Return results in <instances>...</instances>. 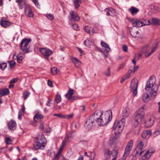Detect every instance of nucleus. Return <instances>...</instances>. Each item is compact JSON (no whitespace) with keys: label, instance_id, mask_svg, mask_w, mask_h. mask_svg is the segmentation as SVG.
<instances>
[{"label":"nucleus","instance_id":"obj_8","mask_svg":"<svg viewBox=\"0 0 160 160\" xmlns=\"http://www.w3.org/2000/svg\"><path fill=\"white\" fill-rule=\"evenodd\" d=\"M39 51L44 58L47 60H48L49 57L53 53L52 50L47 48H40Z\"/></svg>","mask_w":160,"mask_h":160},{"label":"nucleus","instance_id":"obj_44","mask_svg":"<svg viewBox=\"0 0 160 160\" xmlns=\"http://www.w3.org/2000/svg\"><path fill=\"white\" fill-rule=\"evenodd\" d=\"M12 141L9 138H5V142L6 144H10Z\"/></svg>","mask_w":160,"mask_h":160},{"label":"nucleus","instance_id":"obj_4","mask_svg":"<svg viewBox=\"0 0 160 160\" xmlns=\"http://www.w3.org/2000/svg\"><path fill=\"white\" fill-rule=\"evenodd\" d=\"M144 111L142 109L140 110V108L132 121V125L136 127L138 126L144 121Z\"/></svg>","mask_w":160,"mask_h":160},{"label":"nucleus","instance_id":"obj_1","mask_svg":"<svg viewBox=\"0 0 160 160\" xmlns=\"http://www.w3.org/2000/svg\"><path fill=\"white\" fill-rule=\"evenodd\" d=\"M112 118V113L111 110L106 111L103 113L101 111L97 110L87 120L85 125L90 129L96 122L98 125L103 126L110 122Z\"/></svg>","mask_w":160,"mask_h":160},{"label":"nucleus","instance_id":"obj_47","mask_svg":"<svg viewBox=\"0 0 160 160\" xmlns=\"http://www.w3.org/2000/svg\"><path fill=\"white\" fill-rule=\"evenodd\" d=\"M32 2L34 3L35 6L38 8L40 7V5L38 0H32Z\"/></svg>","mask_w":160,"mask_h":160},{"label":"nucleus","instance_id":"obj_41","mask_svg":"<svg viewBox=\"0 0 160 160\" xmlns=\"http://www.w3.org/2000/svg\"><path fill=\"white\" fill-rule=\"evenodd\" d=\"M7 67L6 63H0V69L2 70H4Z\"/></svg>","mask_w":160,"mask_h":160},{"label":"nucleus","instance_id":"obj_53","mask_svg":"<svg viewBox=\"0 0 160 160\" xmlns=\"http://www.w3.org/2000/svg\"><path fill=\"white\" fill-rule=\"evenodd\" d=\"M90 28H91L90 27L86 26L84 28V30L86 32L90 34Z\"/></svg>","mask_w":160,"mask_h":160},{"label":"nucleus","instance_id":"obj_43","mask_svg":"<svg viewBox=\"0 0 160 160\" xmlns=\"http://www.w3.org/2000/svg\"><path fill=\"white\" fill-rule=\"evenodd\" d=\"M61 100V97L60 95L57 94L56 95L55 100L56 102L58 103Z\"/></svg>","mask_w":160,"mask_h":160},{"label":"nucleus","instance_id":"obj_7","mask_svg":"<svg viewBox=\"0 0 160 160\" xmlns=\"http://www.w3.org/2000/svg\"><path fill=\"white\" fill-rule=\"evenodd\" d=\"M155 48H154L150 50V46L146 45L144 46L140 51L145 56L148 57L155 51Z\"/></svg>","mask_w":160,"mask_h":160},{"label":"nucleus","instance_id":"obj_42","mask_svg":"<svg viewBox=\"0 0 160 160\" xmlns=\"http://www.w3.org/2000/svg\"><path fill=\"white\" fill-rule=\"evenodd\" d=\"M58 72L57 68L56 67H54L51 69V72L52 75H54L56 74Z\"/></svg>","mask_w":160,"mask_h":160},{"label":"nucleus","instance_id":"obj_2","mask_svg":"<svg viewBox=\"0 0 160 160\" xmlns=\"http://www.w3.org/2000/svg\"><path fill=\"white\" fill-rule=\"evenodd\" d=\"M129 114V110L128 108H125L122 111V116L124 118H122L120 121L116 120L114 122L112 128V130H115L116 134L120 133L123 130L125 124L126 120L124 118L128 117Z\"/></svg>","mask_w":160,"mask_h":160},{"label":"nucleus","instance_id":"obj_48","mask_svg":"<svg viewBox=\"0 0 160 160\" xmlns=\"http://www.w3.org/2000/svg\"><path fill=\"white\" fill-rule=\"evenodd\" d=\"M46 16L50 20H52L54 19V16L52 14H47Z\"/></svg>","mask_w":160,"mask_h":160},{"label":"nucleus","instance_id":"obj_5","mask_svg":"<svg viewBox=\"0 0 160 160\" xmlns=\"http://www.w3.org/2000/svg\"><path fill=\"white\" fill-rule=\"evenodd\" d=\"M130 22L133 27H137L148 25L150 24L149 21L147 19L139 20L136 18H133L131 19Z\"/></svg>","mask_w":160,"mask_h":160},{"label":"nucleus","instance_id":"obj_12","mask_svg":"<svg viewBox=\"0 0 160 160\" xmlns=\"http://www.w3.org/2000/svg\"><path fill=\"white\" fill-rule=\"evenodd\" d=\"M24 12L26 15L29 17L32 18L34 14L32 12L31 8L28 5H26L24 8Z\"/></svg>","mask_w":160,"mask_h":160},{"label":"nucleus","instance_id":"obj_11","mask_svg":"<svg viewBox=\"0 0 160 160\" xmlns=\"http://www.w3.org/2000/svg\"><path fill=\"white\" fill-rule=\"evenodd\" d=\"M143 143L142 141H140L137 144V147L134 151L135 154L137 155L139 154L140 155H142V153L144 152L143 149Z\"/></svg>","mask_w":160,"mask_h":160},{"label":"nucleus","instance_id":"obj_62","mask_svg":"<svg viewBox=\"0 0 160 160\" xmlns=\"http://www.w3.org/2000/svg\"><path fill=\"white\" fill-rule=\"evenodd\" d=\"M21 110L22 111V113H24L25 110V108L24 106H22L21 108Z\"/></svg>","mask_w":160,"mask_h":160},{"label":"nucleus","instance_id":"obj_40","mask_svg":"<svg viewBox=\"0 0 160 160\" xmlns=\"http://www.w3.org/2000/svg\"><path fill=\"white\" fill-rule=\"evenodd\" d=\"M8 62L9 63V66L10 68H13L14 67L16 64L15 62L13 60H11V61H8Z\"/></svg>","mask_w":160,"mask_h":160},{"label":"nucleus","instance_id":"obj_46","mask_svg":"<svg viewBox=\"0 0 160 160\" xmlns=\"http://www.w3.org/2000/svg\"><path fill=\"white\" fill-rule=\"evenodd\" d=\"M151 155V154L149 153V152L148 151H147L144 154V157L145 158L148 159L150 158Z\"/></svg>","mask_w":160,"mask_h":160},{"label":"nucleus","instance_id":"obj_45","mask_svg":"<svg viewBox=\"0 0 160 160\" xmlns=\"http://www.w3.org/2000/svg\"><path fill=\"white\" fill-rule=\"evenodd\" d=\"M67 142H68V141H66V140H65L64 141H63L62 143V145L61 146L60 148L59 149H62L61 150L62 151L64 148V147L65 146L66 143Z\"/></svg>","mask_w":160,"mask_h":160},{"label":"nucleus","instance_id":"obj_60","mask_svg":"<svg viewBox=\"0 0 160 160\" xmlns=\"http://www.w3.org/2000/svg\"><path fill=\"white\" fill-rule=\"evenodd\" d=\"M130 76V75L128 74V73H127L124 76V77L127 79L129 78Z\"/></svg>","mask_w":160,"mask_h":160},{"label":"nucleus","instance_id":"obj_16","mask_svg":"<svg viewBox=\"0 0 160 160\" xmlns=\"http://www.w3.org/2000/svg\"><path fill=\"white\" fill-rule=\"evenodd\" d=\"M38 142H40L42 144H44L46 143V140L45 138L44 135L41 133L38 135L37 137Z\"/></svg>","mask_w":160,"mask_h":160},{"label":"nucleus","instance_id":"obj_31","mask_svg":"<svg viewBox=\"0 0 160 160\" xmlns=\"http://www.w3.org/2000/svg\"><path fill=\"white\" fill-rule=\"evenodd\" d=\"M118 153V149L117 148H114L111 153V155L114 157V158H116Z\"/></svg>","mask_w":160,"mask_h":160},{"label":"nucleus","instance_id":"obj_28","mask_svg":"<svg viewBox=\"0 0 160 160\" xmlns=\"http://www.w3.org/2000/svg\"><path fill=\"white\" fill-rule=\"evenodd\" d=\"M129 11L132 15H134L139 11V9L134 7H132L131 8L129 9Z\"/></svg>","mask_w":160,"mask_h":160},{"label":"nucleus","instance_id":"obj_6","mask_svg":"<svg viewBox=\"0 0 160 160\" xmlns=\"http://www.w3.org/2000/svg\"><path fill=\"white\" fill-rule=\"evenodd\" d=\"M31 40L30 39L25 38L22 39L20 43V48L25 53L29 52V43Z\"/></svg>","mask_w":160,"mask_h":160},{"label":"nucleus","instance_id":"obj_19","mask_svg":"<svg viewBox=\"0 0 160 160\" xmlns=\"http://www.w3.org/2000/svg\"><path fill=\"white\" fill-rule=\"evenodd\" d=\"M16 2L18 3V5L20 9H22L23 6L28 5L25 2V0H16Z\"/></svg>","mask_w":160,"mask_h":160},{"label":"nucleus","instance_id":"obj_61","mask_svg":"<svg viewBox=\"0 0 160 160\" xmlns=\"http://www.w3.org/2000/svg\"><path fill=\"white\" fill-rule=\"evenodd\" d=\"M48 85L51 87H52V82L49 80H48Z\"/></svg>","mask_w":160,"mask_h":160},{"label":"nucleus","instance_id":"obj_49","mask_svg":"<svg viewBox=\"0 0 160 160\" xmlns=\"http://www.w3.org/2000/svg\"><path fill=\"white\" fill-rule=\"evenodd\" d=\"M53 116H58L62 118H66V116L64 115L61 114H58L55 113L53 114Z\"/></svg>","mask_w":160,"mask_h":160},{"label":"nucleus","instance_id":"obj_20","mask_svg":"<svg viewBox=\"0 0 160 160\" xmlns=\"http://www.w3.org/2000/svg\"><path fill=\"white\" fill-rule=\"evenodd\" d=\"M33 145L35 149H43L45 146V145L42 144V143L38 141H36Z\"/></svg>","mask_w":160,"mask_h":160},{"label":"nucleus","instance_id":"obj_14","mask_svg":"<svg viewBox=\"0 0 160 160\" xmlns=\"http://www.w3.org/2000/svg\"><path fill=\"white\" fill-rule=\"evenodd\" d=\"M73 90L71 88H69L67 93L65 95V97L70 101H73L76 99V97H73Z\"/></svg>","mask_w":160,"mask_h":160},{"label":"nucleus","instance_id":"obj_27","mask_svg":"<svg viewBox=\"0 0 160 160\" xmlns=\"http://www.w3.org/2000/svg\"><path fill=\"white\" fill-rule=\"evenodd\" d=\"M0 24L4 28L7 27L10 25L9 22L5 20H2L0 22Z\"/></svg>","mask_w":160,"mask_h":160},{"label":"nucleus","instance_id":"obj_51","mask_svg":"<svg viewBox=\"0 0 160 160\" xmlns=\"http://www.w3.org/2000/svg\"><path fill=\"white\" fill-rule=\"evenodd\" d=\"M19 80L18 78H14L11 79L10 82V83H13L17 82Z\"/></svg>","mask_w":160,"mask_h":160},{"label":"nucleus","instance_id":"obj_29","mask_svg":"<svg viewBox=\"0 0 160 160\" xmlns=\"http://www.w3.org/2000/svg\"><path fill=\"white\" fill-rule=\"evenodd\" d=\"M153 120L150 118L148 121H146L145 122V126L147 128H149L152 126L153 124Z\"/></svg>","mask_w":160,"mask_h":160},{"label":"nucleus","instance_id":"obj_21","mask_svg":"<svg viewBox=\"0 0 160 160\" xmlns=\"http://www.w3.org/2000/svg\"><path fill=\"white\" fill-rule=\"evenodd\" d=\"M142 100L144 102H147L149 101L151 98L147 92H145L142 98Z\"/></svg>","mask_w":160,"mask_h":160},{"label":"nucleus","instance_id":"obj_56","mask_svg":"<svg viewBox=\"0 0 160 160\" xmlns=\"http://www.w3.org/2000/svg\"><path fill=\"white\" fill-rule=\"evenodd\" d=\"M23 113H22L21 112L19 111L18 113V118L21 120L22 118V114H23Z\"/></svg>","mask_w":160,"mask_h":160},{"label":"nucleus","instance_id":"obj_63","mask_svg":"<svg viewBox=\"0 0 160 160\" xmlns=\"http://www.w3.org/2000/svg\"><path fill=\"white\" fill-rule=\"evenodd\" d=\"M137 159V157L136 154L135 155H132L131 160H136Z\"/></svg>","mask_w":160,"mask_h":160},{"label":"nucleus","instance_id":"obj_38","mask_svg":"<svg viewBox=\"0 0 160 160\" xmlns=\"http://www.w3.org/2000/svg\"><path fill=\"white\" fill-rule=\"evenodd\" d=\"M152 22L155 25H158L160 24V20L157 18L152 19Z\"/></svg>","mask_w":160,"mask_h":160},{"label":"nucleus","instance_id":"obj_24","mask_svg":"<svg viewBox=\"0 0 160 160\" xmlns=\"http://www.w3.org/2000/svg\"><path fill=\"white\" fill-rule=\"evenodd\" d=\"M9 93V91L8 88L0 90V97L3 96L8 95Z\"/></svg>","mask_w":160,"mask_h":160},{"label":"nucleus","instance_id":"obj_37","mask_svg":"<svg viewBox=\"0 0 160 160\" xmlns=\"http://www.w3.org/2000/svg\"><path fill=\"white\" fill-rule=\"evenodd\" d=\"M30 94V92L27 91L23 92L22 94V97L24 99V100L26 99L29 96Z\"/></svg>","mask_w":160,"mask_h":160},{"label":"nucleus","instance_id":"obj_18","mask_svg":"<svg viewBox=\"0 0 160 160\" xmlns=\"http://www.w3.org/2000/svg\"><path fill=\"white\" fill-rule=\"evenodd\" d=\"M8 128L11 130H15L16 127V123L14 121L11 120L8 124Z\"/></svg>","mask_w":160,"mask_h":160},{"label":"nucleus","instance_id":"obj_15","mask_svg":"<svg viewBox=\"0 0 160 160\" xmlns=\"http://www.w3.org/2000/svg\"><path fill=\"white\" fill-rule=\"evenodd\" d=\"M130 33L131 35L133 37L137 38L138 40L143 39L144 37L143 36L139 37L138 32L136 30L132 29L130 31Z\"/></svg>","mask_w":160,"mask_h":160},{"label":"nucleus","instance_id":"obj_30","mask_svg":"<svg viewBox=\"0 0 160 160\" xmlns=\"http://www.w3.org/2000/svg\"><path fill=\"white\" fill-rule=\"evenodd\" d=\"M104 156L107 158H109L110 157L111 152L108 148H105L104 150Z\"/></svg>","mask_w":160,"mask_h":160},{"label":"nucleus","instance_id":"obj_22","mask_svg":"<svg viewBox=\"0 0 160 160\" xmlns=\"http://www.w3.org/2000/svg\"><path fill=\"white\" fill-rule=\"evenodd\" d=\"M43 118V117L42 114L39 113L36 114L34 117V120L36 122L41 121Z\"/></svg>","mask_w":160,"mask_h":160},{"label":"nucleus","instance_id":"obj_13","mask_svg":"<svg viewBox=\"0 0 160 160\" xmlns=\"http://www.w3.org/2000/svg\"><path fill=\"white\" fill-rule=\"evenodd\" d=\"M68 18L70 20L75 22L78 21L80 19L79 16L73 11L71 12L70 15Z\"/></svg>","mask_w":160,"mask_h":160},{"label":"nucleus","instance_id":"obj_3","mask_svg":"<svg viewBox=\"0 0 160 160\" xmlns=\"http://www.w3.org/2000/svg\"><path fill=\"white\" fill-rule=\"evenodd\" d=\"M156 78L154 77H150L147 82L145 88L146 91H148L151 88L150 93L152 97H154L157 95L158 88V86L156 83Z\"/></svg>","mask_w":160,"mask_h":160},{"label":"nucleus","instance_id":"obj_9","mask_svg":"<svg viewBox=\"0 0 160 160\" xmlns=\"http://www.w3.org/2000/svg\"><path fill=\"white\" fill-rule=\"evenodd\" d=\"M138 82L137 80L133 79L131 81L130 85L131 91L133 92V96H135L137 94Z\"/></svg>","mask_w":160,"mask_h":160},{"label":"nucleus","instance_id":"obj_17","mask_svg":"<svg viewBox=\"0 0 160 160\" xmlns=\"http://www.w3.org/2000/svg\"><path fill=\"white\" fill-rule=\"evenodd\" d=\"M61 149H59L57 153L54 154L53 160H65L64 157L61 155L62 151Z\"/></svg>","mask_w":160,"mask_h":160},{"label":"nucleus","instance_id":"obj_32","mask_svg":"<svg viewBox=\"0 0 160 160\" xmlns=\"http://www.w3.org/2000/svg\"><path fill=\"white\" fill-rule=\"evenodd\" d=\"M75 8L78 9L80 7V4L82 3L81 0H73Z\"/></svg>","mask_w":160,"mask_h":160},{"label":"nucleus","instance_id":"obj_64","mask_svg":"<svg viewBox=\"0 0 160 160\" xmlns=\"http://www.w3.org/2000/svg\"><path fill=\"white\" fill-rule=\"evenodd\" d=\"M127 79L123 77L122 78L120 81V82L121 83H122L125 80Z\"/></svg>","mask_w":160,"mask_h":160},{"label":"nucleus","instance_id":"obj_25","mask_svg":"<svg viewBox=\"0 0 160 160\" xmlns=\"http://www.w3.org/2000/svg\"><path fill=\"white\" fill-rule=\"evenodd\" d=\"M152 134L151 130H148L144 131L142 133V138H145L147 136H150Z\"/></svg>","mask_w":160,"mask_h":160},{"label":"nucleus","instance_id":"obj_36","mask_svg":"<svg viewBox=\"0 0 160 160\" xmlns=\"http://www.w3.org/2000/svg\"><path fill=\"white\" fill-rule=\"evenodd\" d=\"M72 133L71 132L67 134L66 135L65 139L66 141L70 142L72 138L73 137L72 135Z\"/></svg>","mask_w":160,"mask_h":160},{"label":"nucleus","instance_id":"obj_58","mask_svg":"<svg viewBox=\"0 0 160 160\" xmlns=\"http://www.w3.org/2000/svg\"><path fill=\"white\" fill-rule=\"evenodd\" d=\"M138 68V66H134L133 68L132 69L133 73H134Z\"/></svg>","mask_w":160,"mask_h":160},{"label":"nucleus","instance_id":"obj_34","mask_svg":"<svg viewBox=\"0 0 160 160\" xmlns=\"http://www.w3.org/2000/svg\"><path fill=\"white\" fill-rule=\"evenodd\" d=\"M143 55H144L141 52V51H140L139 52L135 54L134 57L135 59H137V60H138L140 58H142Z\"/></svg>","mask_w":160,"mask_h":160},{"label":"nucleus","instance_id":"obj_57","mask_svg":"<svg viewBox=\"0 0 160 160\" xmlns=\"http://www.w3.org/2000/svg\"><path fill=\"white\" fill-rule=\"evenodd\" d=\"M148 152H149V153H151V154H152L154 152H155V150L152 148H150L148 151Z\"/></svg>","mask_w":160,"mask_h":160},{"label":"nucleus","instance_id":"obj_10","mask_svg":"<svg viewBox=\"0 0 160 160\" xmlns=\"http://www.w3.org/2000/svg\"><path fill=\"white\" fill-rule=\"evenodd\" d=\"M133 142L132 140H130L128 143L125 149L123 157L125 159L129 155L130 151L132 150L133 146Z\"/></svg>","mask_w":160,"mask_h":160},{"label":"nucleus","instance_id":"obj_39","mask_svg":"<svg viewBox=\"0 0 160 160\" xmlns=\"http://www.w3.org/2000/svg\"><path fill=\"white\" fill-rule=\"evenodd\" d=\"M105 12L109 11L111 15H112V16L114 15V13H115V10L112 9V8H107L105 9Z\"/></svg>","mask_w":160,"mask_h":160},{"label":"nucleus","instance_id":"obj_35","mask_svg":"<svg viewBox=\"0 0 160 160\" xmlns=\"http://www.w3.org/2000/svg\"><path fill=\"white\" fill-rule=\"evenodd\" d=\"M72 61L74 62L75 65L77 67H78L79 64L81 63V62L76 58H72Z\"/></svg>","mask_w":160,"mask_h":160},{"label":"nucleus","instance_id":"obj_26","mask_svg":"<svg viewBox=\"0 0 160 160\" xmlns=\"http://www.w3.org/2000/svg\"><path fill=\"white\" fill-rule=\"evenodd\" d=\"M25 55L23 52H20L17 56V62L20 63L22 60L24 58Z\"/></svg>","mask_w":160,"mask_h":160},{"label":"nucleus","instance_id":"obj_59","mask_svg":"<svg viewBox=\"0 0 160 160\" xmlns=\"http://www.w3.org/2000/svg\"><path fill=\"white\" fill-rule=\"evenodd\" d=\"M142 109L144 111L147 109V107L145 105H143L140 108V110Z\"/></svg>","mask_w":160,"mask_h":160},{"label":"nucleus","instance_id":"obj_52","mask_svg":"<svg viewBox=\"0 0 160 160\" xmlns=\"http://www.w3.org/2000/svg\"><path fill=\"white\" fill-rule=\"evenodd\" d=\"M72 28L75 30H79L78 25L76 24H73Z\"/></svg>","mask_w":160,"mask_h":160},{"label":"nucleus","instance_id":"obj_50","mask_svg":"<svg viewBox=\"0 0 160 160\" xmlns=\"http://www.w3.org/2000/svg\"><path fill=\"white\" fill-rule=\"evenodd\" d=\"M110 68L108 67L107 70L104 72V74L108 76H109L111 75L110 72Z\"/></svg>","mask_w":160,"mask_h":160},{"label":"nucleus","instance_id":"obj_23","mask_svg":"<svg viewBox=\"0 0 160 160\" xmlns=\"http://www.w3.org/2000/svg\"><path fill=\"white\" fill-rule=\"evenodd\" d=\"M101 44L102 47L105 48L106 51L107 52H108L111 51V49L109 47V45L105 42L102 41L101 42Z\"/></svg>","mask_w":160,"mask_h":160},{"label":"nucleus","instance_id":"obj_55","mask_svg":"<svg viewBox=\"0 0 160 160\" xmlns=\"http://www.w3.org/2000/svg\"><path fill=\"white\" fill-rule=\"evenodd\" d=\"M44 128V124L42 122H41L40 123V126H39V128L42 130H43Z\"/></svg>","mask_w":160,"mask_h":160},{"label":"nucleus","instance_id":"obj_33","mask_svg":"<svg viewBox=\"0 0 160 160\" xmlns=\"http://www.w3.org/2000/svg\"><path fill=\"white\" fill-rule=\"evenodd\" d=\"M84 44L87 46L91 47V46L93 45V42L89 40H86L84 41Z\"/></svg>","mask_w":160,"mask_h":160},{"label":"nucleus","instance_id":"obj_54","mask_svg":"<svg viewBox=\"0 0 160 160\" xmlns=\"http://www.w3.org/2000/svg\"><path fill=\"white\" fill-rule=\"evenodd\" d=\"M122 49L125 52H127L128 51V47L126 45H123L122 47Z\"/></svg>","mask_w":160,"mask_h":160}]
</instances>
